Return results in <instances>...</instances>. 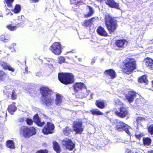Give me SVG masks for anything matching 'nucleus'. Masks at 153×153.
Here are the masks:
<instances>
[{
	"mask_svg": "<svg viewBox=\"0 0 153 153\" xmlns=\"http://www.w3.org/2000/svg\"><path fill=\"white\" fill-rule=\"evenodd\" d=\"M26 121L27 124L30 125H31L33 122V121L32 119L29 118H27Z\"/></svg>",
	"mask_w": 153,
	"mask_h": 153,
	"instance_id": "obj_40",
	"label": "nucleus"
},
{
	"mask_svg": "<svg viewBox=\"0 0 153 153\" xmlns=\"http://www.w3.org/2000/svg\"><path fill=\"white\" fill-rule=\"evenodd\" d=\"M94 19L95 18H92L90 19L86 20L85 21L83 25L86 27L90 26L92 24Z\"/></svg>",
	"mask_w": 153,
	"mask_h": 153,
	"instance_id": "obj_25",
	"label": "nucleus"
},
{
	"mask_svg": "<svg viewBox=\"0 0 153 153\" xmlns=\"http://www.w3.org/2000/svg\"><path fill=\"white\" fill-rule=\"evenodd\" d=\"M73 130L77 134H81L83 130L84 126L81 121H75L73 124Z\"/></svg>",
	"mask_w": 153,
	"mask_h": 153,
	"instance_id": "obj_7",
	"label": "nucleus"
},
{
	"mask_svg": "<svg viewBox=\"0 0 153 153\" xmlns=\"http://www.w3.org/2000/svg\"><path fill=\"white\" fill-rule=\"evenodd\" d=\"M45 59L48 62H50L51 60V59L49 58H46Z\"/></svg>",
	"mask_w": 153,
	"mask_h": 153,
	"instance_id": "obj_51",
	"label": "nucleus"
},
{
	"mask_svg": "<svg viewBox=\"0 0 153 153\" xmlns=\"http://www.w3.org/2000/svg\"><path fill=\"white\" fill-rule=\"evenodd\" d=\"M123 63V71L127 74H130L135 68V63L133 59L128 58L125 59Z\"/></svg>",
	"mask_w": 153,
	"mask_h": 153,
	"instance_id": "obj_3",
	"label": "nucleus"
},
{
	"mask_svg": "<svg viewBox=\"0 0 153 153\" xmlns=\"http://www.w3.org/2000/svg\"><path fill=\"white\" fill-rule=\"evenodd\" d=\"M62 97L61 95L57 94L56 95V99L55 101V104L57 105H59L62 102Z\"/></svg>",
	"mask_w": 153,
	"mask_h": 153,
	"instance_id": "obj_23",
	"label": "nucleus"
},
{
	"mask_svg": "<svg viewBox=\"0 0 153 153\" xmlns=\"http://www.w3.org/2000/svg\"><path fill=\"white\" fill-rule=\"evenodd\" d=\"M36 153H48V151L46 150H41L37 151Z\"/></svg>",
	"mask_w": 153,
	"mask_h": 153,
	"instance_id": "obj_43",
	"label": "nucleus"
},
{
	"mask_svg": "<svg viewBox=\"0 0 153 153\" xmlns=\"http://www.w3.org/2000/svg\"><path fill=\"white\" fill-rule=\"evenodd\" d=\"M152 84H153V82H152Z\"/></svg>",
	"mask_w": 153,
	"mask_h": 153,
	"instance_id": "obj_61",
	"label": "nucleus"
},
{
	"mask_svg": "<svg viewBox=\"0 0 153 153\" xmlns=\"http://www.w3.org/2000/svg\"><path fill=\"white\" fill-rule=\"evenodd\" d=\"M116 49L121 50L124 48L127 45V42L124 39L117 40L115 43Z\"/></svg>",
	"mask_w": 153,
	"mask_h": 153,
	"instance_id": "obj_9",
	"label": "nucleus"
},
{
	"mask_svg": "<svg viewBox=\"0 0 153 153\" xmlns=\"http://www.w3.org/2000/svg\"><path fill=\"white\" fill-rule=\"evenodd\" d=\"M7 95H7L8 97L9 98L11 97L12 100H15L17 98V95L15 91L14 90H13L11 94H10V92L9 91H7Z\"/></svg>",
	"mask_w": 153,
	"mask_h": 153,
	"instance_id": "obj_24",
	"label": "nucleus"
},
{
	"mask_svg": "<svg viewBox=\"0 0 153 153\" xmlns=\"http://www.w3.org/2000/svg\"><path fill=\"white\" fill-rule=\"evenodd\" d=\"M136 93L132 91H130L126 94V97L129 102H132L134 99L136 97Z\"/></svg>",
	"mask_w": 153,
	"mask_h": 153,
	"instance_id": "obj_15",
	"label": "nucleus"
},
{
	"mask_svg": "<svg viewBox=\"0 0 153 153\" xmlns=\"http://www.w3.org/2000/svg\"><path fill=\"white\" fill-rule=\"evenodd\" d=\"M13 104H15V102H13Z\"/></svg>",
	"mask_w": 153,
	"mask_h": 153,
	"instance_id": "obj_59",
	"label": "nucleus"
},
{
	"mask_svg": "<svg viewBox=\"0 0 153 153\" xmlns=\"http://www.w3.org/2000/svg\"><path fill=\"white\" fill-rule=\"evenodd\" d=\"M149 153H153V150H150L148 151Z\"/></svg>",
	"mask_w": 153,
	"mask_h": 153,
	"instance_id": "obj_52",
	"label": "nucleus"
},
{
	"mask_svg": "<svg viewBox=\"0 0 153 153\" xmlns=\"http://www.w3.org/2000/svg\"><path fill=\"white\" fill-rule=\"evenodd\" d=\"M105 75L110 79H114L116 76V74L114 70L112 69L106 70L104 72Z\"/></svg>",
	"mask_w": 153,
	"mask_h": 153,
	"instance_id": "obj_12",
	"label": "nucleus"
},
{
	"mask_svg": "<svg viewBox=\"0 0 153 153\" xmlns=\"http://www.w3.org/2000/svg\"><path fill=\"white\" fill-rule=\"evenodd\" d=\"M16 44L15 43H13L12 44V45H11L12 46H16Z\"/></svg>",
	"mask_w": 153,
	"mask_h": 153,
	"instance_id": "obj_53",
	"label": "nucleus"
},
{
	"mask_svg": "<svg viewBox=\"0 0 153 153\" xmlns=\"http://www.w3.org/2000/svg\"><path fill=\"white\" fill-rule=\"evenodd\" d=\"M6 27L10 31H13L17 28L16 26H12L11 24H9L6 26Z\"/></svg>",
	"mask_w": 153,
	"mask_h": 153,
	"instance_id": "obj_36",
	"label": "nucleus"
},
{
	"mask_svg": "<svg viewBox=\"0 0 153 153\" xmlns=\"http://www.w3.org/2000/svg\"><path fill=\"white\" fill-rule=\"evenodd\" d=\"M40 93L42 96V100L43 103L48 106L52 105L54 103V98L52 91L47 87H43L40 88Z\"/></svg>",
	"mask_w": 153,
	"mask_h": 153,
	"instance_id": "obj_1",
	"label": "nucleus"
},
{
	"mask_svg": "<svg viewBox=\"0 0 153 153\" xmlns=\"http://www.w3.org/2000/svg\"><path fill=\"white\" fill-rule=\"evenodd\" d=\"M19 132L20 135L26 138H29L36 133V129L33 127H28L23 126L19 127Z\"/></svg>",
	"mask_w": 153,
	"mask_h": 153,
	"instance_id": "obj_2",
	"label": "nucleus"
},
{
	"mask_svg": "<svg viewBox=\"0 0 153 153\" xmlns=\"http://www.w3.org/2000/svg\"><path fill=\"white\" fill-rule=\"evenodd\" d=\"M25 70L26 71H27V68H25Z\"/></svg>",
	"mask_w": 153,
	"mask_h": 153,
	"instance_id": "obj_58",
	"label": "nucleus"
},
{
	"mask_svg": "<svg viewBox=\"0 0 153 153\" xmlns=\"http://www.w3.org/2000/svg\"><path fill=\"white\" fill-rule=\"evenodd\" d=\"M148 131L151 135H153V124H151L149 126L148 128Z\"/></svg>",
	"mask_w": 153,
	"mask_h": 153,
	"instance_id": "obj_38",
	"label": "nucleus"
},
{
	"mask_svg": "<svg viewBox=\"0 0 153 153\" xmlns=\"http://www.w3.org/2000/svg\"><path fill=\"white\" fill-rule=\"evenodd\" d=\"M7 146L10 149L15 148L14 143L13 141L11 140H8L6 142Z\"/></svg>",
	"mask_w": 153,
	"mask_h": 153,
	"instance_id": "obj_29",
	"label": "nucleus"
},
{
	"mask_svg": "<svg viewBox=\"0 0 153 153\" xmlns=\"http://www.w3.org/2000/svg\"><path fill=\"white\" fill-rule=\"evenodd\" d=\"M65 60V58L61 56H59L58 58V62L59 63L61 64L64 62Z\"/></svg>",
	"mask_w": 153,
	"mask_h": 153,
	"instance_id": "obj_39",
	"label": "nucleus"
},
{
	"mask_svg": "<svg viewBox=\"0 0 153 153\" xmlns=\"http://www.w3.org/2000/svg\"><path fill=\"white\" fill-rule=\"evenodd\" d=\"M105 4L109 7L118 10L120 9L119 3L116 2L114 0H105Z\"/></svg>",
	"mask_w": 153,
	"mask_h": 153,
	"instance_id": "obj_14",
	"label": "nucleus"
},
{
	"mask_svg": "<svg viewBox=\"0 0 153 153\" xmlns=\"http://www.w3.org/2000/svg\"><path fill=\"white\" fill-rule=\"evenodd\" d=\"M0 39L1 41L6 42L9 40L10 37L8 35H4L1 36Z\"/></svg>",
	"mask_w": 153,
	"mask_h": 153,
	"instance_id": "obj_34",
	"label": "nucleus"
},
{
	"mask_svg": "<svg viewBox=\"0 0 153 153\" xmlns=\"http://www.w3.org/2000/svg\"><path fill=\"white\" fill-rule=\"evenodd\" d=\"M71 131L72 130L71 128L68 127H66L63 129V133L66 135H68Z\"/></svg>",
	"mask_w": 153,
	"mask_h": 153,
	"instance_id": "obj_32",
	"label": "nucleus"
},
{
	"mask_svg": "<svg viewBox=\"0 0 153 153\" xmlns=\"http://www.w3.org/2000/svg\"><path fill=\"white\" fill-rule=\"evenodd\" d=\"M33 120L34 123H35L38 126L41 127L44 125L45 124L44 122L41 121V120L37 114H36L33 116Z\"/></svg>",
	"mask_w": 153,
	"mask_h": 153,
	"instance_id": "obj_17",
	"label": "nucleus"
},
{
	"mask_svg": "<svg viewBox=\"0 0 153 153\" xmlns=\"http://www.w3.org/2000/svg\"><path fill=\"white\" fill-rule=\"evenodd\" d=\"M90 111L93 115H99L103 114V113L100 111L99 110L97 109H93L91 110Z\"/></svg>",
	"mask_w": 153,
	"mask_h": 153,
	"instance_id": "obj_27",
	"label": "nucleus"
},
{
	"mask_svg": "<svg viewBox=\"0 0 153 153\" xmlns=\"http://www.w3.org/2000/svg\"><path fill=\"white\" fill-rule=\"evenodd\" d=\"M96 0L99 2H101L102 1V0Z\"/></svg>",
	"mask_w": 153,
	"mask_h": 153,
	"instance_id": "obj_54",
	"label": "nucleus"
},
{
	"mask_svg": "<svg viewBox=\"0 0 153 153\" xmlns=\"http://www.w3.org/2000/svg\"><path fill=\"white\" fill-rule=\"evenodd\" d=\"M21 10V6L19 4H16L14 9L13 10L14 13H19Z\"/></svg>",
	"mask_w": 153,
	"mask_h": 153,
	"instance_id": "obj_33",
	"label": "nucleus"
},
{
	"mask_svg": "<svg viewBox=\"0 0 153 153\" xmlns=\"http://www.w3.org/2000/svg\"><path fill=\"white\" fill-rule=\"evenodd\" d=\"M143 136V134H142L135 135L136 137L138 139H139L140 137H142Z\"/></svg>",
	"mask_w": 153,
	"mask_h": 153,
	"instance_id": "obj_46",
	"label": "nucleus"
},
{
	"mask_svg": "<svg viewBox=\"0 0 153 153\" xmlns=\"http://www.w3.org/2000/svg\"><path fill=\"white\" fill-rule=\"evenodd\" d=\"M5 74V72L2 71H0V82L3 80V76Z\"/></svg>",
	"mask_w": 153,
	"mask_h": 153,
	"instance_id": "obj_41",
	"label": "nucleus"
},
{
	"mask_svg": "<svg viewBox=\"0 0 153 153\" xmlns=\"http://www.w3.org/2000/svg\"><path fill=\"white\" fill-rule=\"evenodd\" d=\"M2 16V15L1 14V13H0V16Z\"/></svg>",
	"mask_w": 153,
	"mask_h": 153,
	"instance_id": "obj_57",
	"label": "nucleus"
},
{
	"mask_svg": "<svg viewBox=\"0 0 153 153\" xmlns=\"http://www.w3.org/2000/svg\"><path fill=\"white\" fill-rule=\"evenodd\" d=\"M7 110L9 113L12 115L13 114V113L16 110V107L14 105H10L8 108Z\"/></svg>",
	"mask_w": 153,
	"mask_h": 153,
	"instance_id": "obj_26",
	"label": "nucleus"
},
{
	"mask_svg": "<svg viewBox=\"0 0 153 153\" xmlns=\"http://www.w3.org/2000/svg\"><path fill=\"white\" fill-rule=\"evenodd\" d=\"M78 60L79 61H81V59H80V58H79L78 59Z\"/></svg>",
	"mask_w": 153,
	"mask_h": 153,
	"instance_id": "obj_56",
	"label": "nucleus"
},
{
	"mask_svg": "<svg viewBox=\"0 0 153 153\" xmlns=\"http://www.w3.org/2000/svg\"><path fill=\"white\" fill-rule=\"evenodd\" d=\"M143 142L144 144L149 146L151 143V140L148 137L143 138Z\"/></svg>",
	"mask_w": 153,
	"mask_h": 153,
	"instance_id": "obj_35",
	"label": "nucleus"
},
{
	"mask_svg": "<svg viewBox=\"0 0 153 153\" xmlns=\"http://www.w3.org/2000/svg\"><path fill=\"white\" fill-rule=\"evenodd\" d=\"M97 32L100 35L103 36H106L108 33L101 26H99L97 29Z\"/></svg>",
	"mask_w": 153,
	"mask_h": 153,
	"instance_id": "obj_21",
	"label": "nucleus"
},
{
	"mask_svg": "<svg viewBox=\"0 0 153 153\" xmlns=\"http://www.w3.org/2000/svg\"><path fill=\"white\" fill-rule=\"evenodd\" d=\"M39 0H30V2L31 3L32 2H37Z\"/></svg>",
	"mask_w": 153,
	"mask_h": 153,
	"instance_id": "obj_50",
	"label": "nucleus"
},
{
	"mask_svg": "<svg viewBox=\"0 0 153 153\" xmlns=\"http://www.w3.org/2000/svg\"><path fill=\"white\" fill-rule=\"evenodd\" d=\"M0 116L2 117H6L7 115V113L5 112H2V114H0Z\"/></svg>",
	"mask_w": 153,
	"mask_h": 153,
	"instance_id": "obj_45",
	"label": "nucleus"
},
{
	"mask_svg": "<svg viewBox=\"0 0 153 153\" xmlns=\"http://www.w3.org/2000/svg\"><path fill=\"white\" fill-rule=\"evenodd\" d=\"M1 51H0V53H1Z\"/></svg>",
	"mask_w": 153,
	"mask_h": 153,
	"instance_id": "obj_60",
	"label": "nucleus"
},
{
	"mask_svg": "<svg viewBox=\"0 0 153 153\" xmlns=\"http://www.w3.org/2000/svg\"><path fill=\"white\" fill-rule=\"evenodd\" d=\"M105 25L110 33H113L116 30L117 23L116 21L108 15L105 17Z\"/></svg>",
	"mask_w": 153,
	"mask_h": 153,
	"instance_id": "obj_5",
	"label": "nucleus"
},
{
	"mask_svg": "<svg viewBox=\"0 0 153 153\" xmlns=\"http://www.w3.org/2000/svg\"><path fill=\"white\" fill-rule=\"evenodd\" d=\"M95 62V60L94 61H92L91 62V64H93Z\"/></svg>",
	"mask_w": 153,
	"mask_h": 153,
	"instance_id": "obj_55",
	"label": "nucleus"
},
{
	"mask_svg": "<svg viewBox=\"0 0 153 153\" xmlns=\"http://www.w3.org/2000/svg\"><path fill=\"white\" fill-rule=\"evenodd\" d=\"M73 87L75 91H77L86 88L85 85L81 82H77L74 84Z\"/></svg>",
	"mask_w": 153,
	"mask_h": 153,
	"instance_id": "obj_18",
	"label": "nucleus"
},
{
	"mask_svg": "<svg viewBox=\"0 0 153 153\" xmlns=\"http://www.w3.org/2000/svg\"><path fill=\"white\" fill-rule=\"evenodd\" d=\"M61 45L59 42H55L51 47V51L56 55H59L62 52Z\"/></svg>",
	"mask_w": 153,
	"mask_h": 153,
	"instance_id": "obj_8",
	"label": "nucleus"
},
{
	"mask_svg": "<svg viewBox=\"0 0 153 153\" xmlns=\"http://www.w3.org/2000/svg\"><path fill=\"white\" fill-rule=\"evenodd\" d=\"M54 149L57 153H59L60 151V148L58 143L54 141L53 142Z\"/></svg>",
	"mask_w": 153,
	"mask_h": 153,
	"instance_id": "obj_28",
	"label": "nucleus"
},
{
	"mask_svg": "<svg viewBox=\"0 0 153 153\" xmlns=\"http://www.w3.org/2000/svg\"><path fill=\"white\" fill-rule=\"evenodd\" d=\"M58 78L60 82L65 84L72 83L74 82V76L72 74L59 73Z\"/></svg>",
	"mask_w": 153,
	"mask_h": 153,
	"instance_id": "obj_4",
	"label": "nucleus"
},
{
	"mask_svg": "<svg viewBox=\"0 0 153 153\" xmlns=\"http://www.w3.org/2000/svg\"><path fill=\"white\" fill-rule=\"evenodd\" d=\"M36 75L37 76H40L42 75V73L40 72H38L36 74Z\"/></svg>",
	"mask_w": 153,
	"mask_h": 153,
	"instance_id": "obj_48",
	"label": "nucleus"
},
{
	"mask_svg": "<svg viewBox=\"0 0 153 153\" xmlns=\"http://www.w3.org/2000/svg\"><path fill=\"white\" fill-rule=\"evenodd\" d=\"M0 65L4 69L13 72L14 71V68H13L7 62L1 61L0 62Z\"/></svg>",
	"mask_w": 153,
	"mask_h": 153,
	"instance_id": "obj_16",
	"label": "nucleus"
},
{
	"mask_svg": "<svg viewBox=\"0 0 153 153\" xmlns=\"http://www.w3.org/2000/svg\"><path fill=\"white\" fill-rule=\"evenodd\" d=\"M14 0H4V3L7 4V6L11 7L12 6V3Z\"/></svg>",
	"mask_w": 153,
	"mask_h": 153,
	"instance_id": "obj_37",
	"label": "nucleus"
},
{
	"mask_svg": "<svg viewBox=\"0 0 153 153\" xmlns=\"http://www.w3.org/2000/svg\"><path fill=\"white\" fill-rule=\"evenodd\" d=\"M87 10L89 11V12L87 14L85 15V16L86 18H88L91 16L94 13V11L91 7L87 6Z\"/></svg>",
	"mask_w": 153,
	"mask_h": 153,
	"instance_id": "obj_30",
	"label": "nucleus"
},
{
	"mask_svg": "<svg viewBox=\"0 0 153 153\" xmlns=\"http://www.w3.org/2000/svg\"><path fill=\"white\" fill-rule=\"evenodd\" d=\"M54 126L53 124L48 122L42 129V132L45 134H51L53 132Z\"/></svg>",
	"mask_w": 153,
	"mask_h": 153,
	"instance_id": "obj_10",
	"label": "nucleus"
},
{
	"mask_svg": "<svg viewBox=\"0 0 153 153\" xmlns=\"http://www.w3.org/2000/svg\"><path fill=\"white\" fill-rule=\"evenodd\" d=\"M104 100H97L96 102V105L99 108L101 109L104 108L105 107Z\"/></svg>",
	"mask_w": 153,
	"mask_h": 153,
	"instance_id": "obj_22",
	"label": "nucleus"
},
{
	"mask_svg": "<svg viewBox=\"0 0 153 153\" xmlns=\"http://www.w3.org/2000/svg\"><path fill=\"white\" fill-rule=\"evenodd\" d=\"M144 62L148 68L153 69V60L152 59L147 58L144 60Z\"/></svg>",
	"mask_w": 153,
	"mask_h": 153,
	"instance_id": "obj_19",
	"label": "nucleus"
},
{
	"mask_svg": "<svg viewBox=\"0 0 153 153\" xmlns=\"http://www.w3.org/2000/svg\"><path fill=\"white\" fill-rule=\"evenodd\" d=\"M115 114L119 117L123 118L127 116L128 112L126 108L122 107L120 108L119 111H116Z\"/></svg>",
	"mask_w": 153,
	"mask_h": 153,
	"instance_id": "obj_13",
	"label": "nucleus"
},
{
	"mask_svg": "<svg viewBox=\"0 0 153 153\" xmlns=\"http://www.w3.org/2000/svg\"><path fill=\"white\" fill-rule=\"evenodd\" d=\"M24 118H19L18 120V121L20 122H22L24 121Z\"/></svg>",
	"mask_w": 153,
	"mask_h": 153,
	"instance_id": "obj_47",
	"label": "nucleus"
},
{
	"mask_svg": "<svg viewBox=\"0 0 153 153\" xmlns=\"http://www.w3.org/2000/svg\"><path fill=\"white\" fill-rule=\"evenodd\" d=\"M114 122L116 130L118 131H125L128 135H131V133L129 131V129H131L130 126L121 121H118L116 120Z\"/></svg>",
	"mask_w": 153,
	"mask_h": 153,
	"instance_id": "obj_6",
	"label": "nucleus"
},
{
	"mask_svg": "<svg viewBox=\"0 0 153 153\" xmlns=\"http://www.w3.org/2000/svg\"><path fill=\"white\" fill-rule=\"evenodd\" d=\"M144 120V119L142 117H139L137 118V123H140V121Z\"/></svg>",
	"mask_w": 153,
	"mask_h": 153,
	"instance_id": "obj_44",
	"label": "nucleus"
},
{
	"mask_svg": "<svg viewBox=\"0 0 153 153\" xmlns=\"http://www.w3.org/2000/svg\"><path fill=\"white\" fill-rule=\"evenodd\" d=\"M25 22V18L23 16H18V19L16 22V25L18 27L22 26V24H24Z\"/></svg>",
	"mask_w": 153,
	"mask_h": 153,
	"instance_id": "obj_20",
	"label": "nucleus"
},
{
	"mask_svg": "<svg viewBox=\"0 0 153 153\" xmlns=\"http://www.w3.org/2000/svg\"><path fill=\"white\" fill-rule=\"evenodd\" d=\"M114 102L116 105H120L121 104V102L120 100L118 99H116L114 100Z\"/></svg>",
	"mask_w": 153,
	"mask_h": 153,
	"instance_id": "obj_42",
	"label": "nucleus"
},
{
	"mask_svg": "<svg viewBox=\"0 0 153 153\" xmlns=\"http://www.w3.org/2000/svg\"><path fill=\"white\" fill-rule=\"evenodd\" d=\"M62 145L66 147V148L69 150H71L74 148L75 145L70 140L66 138L62 142Z\"/></svg>",
	"mask_w": 153,
	"mask_h": 153,
	"instance_id": "obj_11",
	"label": "nucleus"
},
{
	"mask_svg": "<svg viewBox=\"0 0 153 153\" xmlns=\"http://www.w3.org/2000/svg\"><path fill=\"white\" fill-rule=\"evenodd\" d=\"M138 82L141 83H144L147 84L148 82V81L146 76L144 75L139 79Z\"/></svg>",
	"mask_w": 153,
	"mask_h": 153,
	"instance_id": "obj_31",
	"label": "nucleus"
},
{
	"mask_svg": "<svg viewBox=\"0 0 153 153\" xmlns=\"http://www.w3.org/2000/svg\"><path fill=\"white\" fill-rule=\"evenodd\" d=\"M131 151L130 149H127L125 151V153H131Z\"/></svg>",
	"mask_w": 153,
	"mask_h": 153,
	"instance_id": "obj_49",
	"label": "nucleus"
}]
</instances>
